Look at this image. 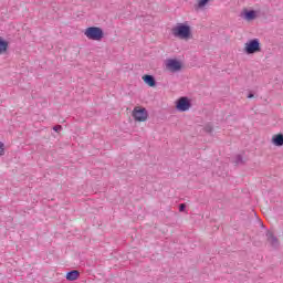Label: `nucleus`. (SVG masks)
<instances>
[{"label":"nucleus","instance_id":"1","mask_svg":"<svg viewBox=\"0 0 283 283\" xmlns=\"http://www.w3.org/2000/svg\"><path fill=\"white\" fill-rule=\"evenodd\" d=\"M171 34L175 39H180L181 41H189L191 39V25L188 22L177 23L171 29Z\"/></svg>","mask_w":283,"mask_h":283},{"label":"nucleus","instance_id":"2","mask_svg":"<svg viewBox=\"0 0 283 283\" xmlns=\"http://www.w3.org/2000/svg\"><path fill=\"white\" fill-rule=\"evenodd\" d=\"M84 35L88 41H103L105 32H103L101 27H88L84 30Z\"/></svg>","mask_w":283,"mask_h":283},{"label":"nucleus","instance_id":"3","mask_svg":"<svg viewBox=\"0 0 283 283\" xmlns=\"http://www.w3.org/2000/svg\"><path fill=\"white\" fill-rule=\"evenodd\" d=\"M261 50L259 39L250 40L244 44L245 54H258V52H261Z\"/></svg>","mask_w":283,"mask_h":283},{"label":"nucleus","instance_id":"4","mask_svg":"<svg viewBox=\"0 0 283 283\" xmlns=\"http://www.w3.org/2000/svg\"><path fill=\"white\" fill-rule=\"evenodd\" d=\"M165 67L168 72H180L182 70V63L176 59H168L165 61Z\"/></svg>","mask_w":283,"mask_h":283},{"label":"nucleus","instance_id":"5","mask_svg":"<svg viewBox=\"0 0 283 283\" xmlns=\"http://www.w3.org/2000/svg\"><path fill=\"white\" fill-rule=\"evenodd\" d=\"M176 109L177 112H189L191 109V101H189V97H180L176 102Z\"/></svg>","mask_w":283,"mask_h":283},{"label":"nucleus","instance_id":"6","mask_svg":"<svg viewBox=\"0 0 283 283\" xmlns=\"http://www.w3.org/2000/svg\"><path fill=\"white\" fill-rule=\"evenodd\" d=\"M133 117L135 118V120H138L139 123H145V120H147V109L135 108L133 112Z\"/></svg>","mask_w":283,"mask_h":283},{"label":"nucleus","instance_id":"7","mask_svg":"<svg viewBox=\"0 0 283 283\" xmlns=\"http://www.w3.org/2000/svg\"><path fill=\"white\" fill-rule=\"evenodd\" d=\"M241 19H243L244 21H255V19L258 18V12H255L254 10H248L244 9L241 13H240Z\"/></svg>","mask_w":283,"mask_h":283},{"label":"nucleus","instance_id":"8","mask_svg":"<svg viewBox=\"0 0 283 283\" xmlns=\"http://www.w3.org/2000/svg\"><path fill=\"white\" fill-rule=\"evenodd\" d=\"M272 145L274 147H283V134H277L272 137Z\"/></svg>","mask_w":283,"mask_h":283},{"label":"nucleus","instance_id":"9","mask_svg":"<svg viewBox=\"0 0 283 283\" xmlns=\"http://www.w3.org/2000/svg\"><path fill=\"white\" fill-rule=\"evenodd\" d=\"M143 81L149 87H156V78L153 75H144Z\"/></svg>","mask_w":283,"mask_h":283},{"label":"nucleus","instance_id":"10","mask_svg":"<svg viewBox=\"0 0 283 283\" xmlns=\"http://www.w3.org/2000/svg\"><path fill=\"white\" fill-rule=\"evenodd\" d=\"M78 275H81V273L76 270H73L66 274V280L69 282H75V280H78Z\"/></svg>","mask_w":283,"mask_h":283},{"label":"nucleus","instance_id":"11","mask_svg":"<svg viewBox=\"0 0 283 283\" xmlns=\"http://www.w3.org/2000/svg\"><path fill=\"white\" fill-rule=\"evenodd\" d=\"M266 238H268V241L270 242V244L272 247H277L280 243L277 242V238H275V235H273V232L271 231H268L266 233Z\"/></svg>","mask_w":283,"mask_h":283},{"label":"nucleus","instance_id":"12","mask_svg":"<svg viewBox=\"0 0 283 283\" xmlns=\"http://www.w3.org/2000/svg\"><path fill=\"white\" fill-rule=\"evenodd\" d=\"M8 40L0 36V54H3L4 52H8Z\"/></svg>","mask_w":283,"mask_h":283},{"label":"nucleus","instance_id":"13","mask_svg":"<svg viewBox=\"0 0 283 283\" xmlns=\"http://www.w3.org/2000/svg\"><path fill=\"white\" fill-rule=\"evenodd\" d=\"M209 6V1H199L197 6H195V10H205Z\"/></svg>","mask_w":283,"mask_h":283},{"label":"nucleus","instance_id":"14","mask_svg":"<svg viewBox=\"0 0 283 283\" xmlns=\"http://www.w3.org/2000/svg\"><path fill=\"white\" fill-rule=\"evenodd\" d=\"M0 156H6V145L0 142Z\"/></svg>","mask_w":283,"mask_h":283},{"label":"nucleus","instance_id":"15","mask_svg":"<svg viewBox=\"0 0 283 283\" xmlns=\"http://www.w3.org/2000/svg\"><path fill=\"white\" fill-rule=\"evenodd\" d=\"M240 163H242V156L241 155H237V157H235V165H240Z\"/></svg>","mask_w":283,"mask_h":283},{"label":"nucleus","instance_id":"16","mask_svg":"<svg viewBox=\"0 0 283 283\" xmlns=\"http://www.w3.org/2000/svg\"><path fill=\"white\" fill-rule=\"evenodd\" d=\"M63 129V126L56 125L53 127V132H61Z\"/></svg>","mask_w":283,"mask_h":283},{"label":"nucleus","instance_id":"17","mask_svg":"<svg viewBox=\"0 0 283 283\" xmlns=\"http://www.w3.org/2000/svg\"><path fill=\"white\" fill-rule=\"evenodd\" d=\"M185 209H187L185 203L179 205V211H185Z\"/></svg>","mask_w":283,"mask_h":283},{"label":"nucleus","instance_id":"18","mask_svg":"<svg viewBox=\"0 0 283 283\" xmlns=\"http://www.w3.org/2000/svg\"><path fill=\"white\" fill-rule=\"evenodd\" d=\"M248 98H253V94L250 93V94L248 95Z\"/></svg>","mask_w":283,"mask_h":283},{"label":"nucleus","instance_id":"19","mask_svg":"<svg viewBox=\"0 0 283 283\" xmlns=\"http://www.w3.org/2000/svg\"><path fill=\"white\" fill-rule=\"evenodd\" d=\"M200 1H209V0H200Z\"/></svg>","mask_w":283,"mask_h":283}]
</instances>
